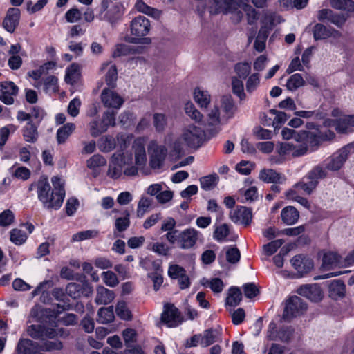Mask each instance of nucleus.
<instances>
[{
  "instance_id": "nucleus-1",
  "label": "nucleus",
  "mask_w": 354,
  "mask_h": 354,
  "mask_svg": "<svg viewBox=\"0 0 354 354\" xmlns=\"http://www.w3.org/2000/svg\"><path fill=\"white\" fill-rule=\"evenodd\" d=\"M145 140L142 138L136 139L133 143L132 152L134 154V163L132 153L124 152L113 154L109 162L107 175L113 179H119L123 175L135 176L138 169L142 168L147 162Z\"/></svg>"
},
{
  "instance_id": "nucleus-2",
  "label": "nucleus",
  "mask_w": 354,
  "mask_h": 354,
  "mask_svg": "<svg viewBox=\"0 0 354 354\" xmlns=\"http://www.w3.org/2000/svg\"><path fill=\"white\" fill-rule=\"evenodd\" d=\"M51 182L54 187L53 190L48 178L44 176L41 177L37 183L31 184L30 189L34 187L37 189L38 198L45 207L57 209L62 206L65 191L61 178L58 176H53Z\"/></svg>"
},
{
  "instance_id": "nucleus-3",
  "label": "nucleus",
  "mask_w": 354,
  "mask_h": 354,
  "mask_svg": "<svg viewBox=\"0 0 354 354\" xmlns=\"http://www.w3.org/2000/svg\"><path fill=\"white\" fill-rule=\"evenodd\" d=\"M165 238L169 243L183 250L191 249L198 241L203 239L202 233L194 227L167 232Z\"/></svg>"
},
{
  "instance_id": "nucleus-4",
  "label": "nucleus",
  "mask_w": 354,
  "mask_h": 354,
  "mask_svg": "<svg viewBox=\"0 0 354 354\" xmlns=\"http://www.w3.org/2000/svg\"><path fill=\"white\" fill-rule=\"evenodd\" d=\"M171 135L165 137L164 143L160 144L157 140H151L148 145L149 165L153 169H159L163 165L168 153V145H171Z\"/></svg>"
},
{
  "instance_id": "nucleus-5",
  "label": "nucleus",
  "mask_w": 354,
  "mask_h": 354,
  "mask_svg": "<svg viewBox=\"0 0 354 354\" xmlns=\"http://www.w3.org/2000/svg\"><path fill=\"white\" fill-rule=\"evenodd\" d=\"M150 27V21L145 17L139 15L135 17L131 22V37L128 41L136 44L142 39L145 44H149L150 39L142 37L149 32Z\"/></svg>"
},
{
  "instance_id": "nucleus-6",
  "label": "nucleus",
  "mask_w": 354,
  "mask_h": 354,
  "mask_svg": "<svg viewBox=\"0 0 354 354\" xmlns=\"http://www.w3.org/2000/svg\"><path fill=\"white\" fill-rule=\"evenodd\" d=\"M326 176L325 169L321 166H317L312 169L308 175L303 178L298 183L295 185V187L298 190H303L306 194H310L317 185L318 180L324 178Z\"/></svg>"
},
{
  "instance_id": "nucleus-7",
  "label": "nucleus",
  "mask_w": 354,
  "mask_h": 354,
  "mask_svg": "<svg viewBox=\"0 0 354 354\" xmlns=\"http://www.w3.org/2000/svg\"><path fill=\"white\" fill-rule=\"evenodd\" d=\"M205 137V131L194 124L185 127L181 133V139L184 141L185 145L194 149L201 146Z\"/></svg>"
},
{
  "instance_id": "nucleus-8",
  "label": "nucleus",
  "mask_w": 354,
  "mask_h": 354,
  "mask_svg": "<svg viewBox=\"0 0 354 354\" xmlns=\"http://www.w3.org/2000/svg\"><path fill=\"white\" fill-rule=\"evenodd\" d=\"M353 149V146L350 144L336 151L325 160L326 168L333 171L339 170L347 160Z\"/></svg>"
},
{
  "instance_id": "nucleus-9",
  "label": "nucleus",
  "mask_w": 354,
  "mask_h": 354,
  "mask_svg": "<svg viewBox=\"0 0 354 354\" xmlns=\"http://www.w3.org/2000/svg\"><path fill=\"white\" fill-rule=\"evenodd\" d=\"M307 309L306 304L297 296L290 297L286 303L283 318L290 320L302 315Z\"/></svg>"
},
{
  "instance_id": "nucleus-10",
  "label": "nucleus",
  "mask_w": 354,
  "mask_h": 354,
  "mask_svg": "<svg viewBox=\"0 0 354 354\" xmlns=\"http://www.w3.org/2000/svg\"><path fill=\"white\" fill-rule=\"evenodd\" d=\"M248 0H212L210 12L217 14L233 13L243 3H247Z\"/></svg>"
},
{
  "instance_id": "nucleus-11",
  "label": "nucleus",
  "mask_w": 354,
  "mask_h": 354,
  "mask_svg": "<svg viewBox=\"0 0 354 354\" xmlns=\"http://www.w3.org/2000/svg\"><path fill=\"white\" fill-rule=\"evenodd\" d=\"M105 88L102 91L100 98L103 105L109 109L118 111L124 104V99L113 89Z\"/></svg>"
},
{
  "instance_id": "nucleus-12",
  "label": "nucleus",
  "mask_w": 354,
  "mask_h": 354,
  "mask_svg": "<svg viewBox=\"0 0 354 354\" xmlns=\"http://www.w3.org/2000/svg\"><path fill=\"white\" fill-rule=\"evenodd\" d=\"M277 153L281 156L300 157L308 153V147L305 144L282 142L277 148Z\"/></svg>"
},
{
  "instance_id": "nucleus-13",
  "label": "nucleus",
  "mask_w": 354,
  "mask_h": 354,
  "mask_svg": "<svg viewBox=\"0 0 354 354\" xmlns=\"http://www.w3.org/2000/svg\"><path fill=\"white\" fill-rule=\"evenodd\" d=\"M161 320L168 327H176L183 322L180 311L173 304L165 306Z\"/></svg>"
},
{
  "instance_id": "nucleus-14",
  "label": "nucleus",
  "mask_w": 354,
  "mask_h": 354,
  "mask_svg": "<svg viewBox=\"0 0 354 354\" xmlns=\"http://www.w3.org/2000/svg\"><path fill=\"white\" fill-rule=\"evenodd\" d=\"M222 120L224 121L220 116L219 109L214 106L207 115L204 126L207 131L214 135L220 131V125L222 124Z\"/></svg>"
},
{
  "instance_id": "nucleus-15",
  "label": "nucleus",
  "mask_w": 354,
  "mask_h": 354,
  "mask_svg": "<svg viewBox=\"0 0 354 354\" xmlns=\"http://www.w3.org/2000/svg\"><path fill=\"white\" fill-rule=\"evenodd\" d=\"M27 333L32 338L39 339H53L58 335V333L53 328L34 324L28 327Z\"/></svg>"
},
{
  "instance_id": "nucleus-16",
  "label": "nucleus",
  "mask_w": 354,
  "mask_h": 354,
  "mask_svg": "<svg viewBox=\"0 0 354 354\" xmlns=\"http://www.w3.org/2000/svg\"><path fill=\"white\" fill-rule=\"evenodd\" d=\"M301 137L302 138L299 140V143L305 144L308 147V153L315 151L322 142L319 129H317L316 132L301 131Z\"/></svg>"
},
{
  "instance_id": "nucleus-17",
  "label": "nucleus",
  "mask_w": 354,
  "mask_h": 354,
  "mask_svg": "<svg viewBox=\"0 0 354 354\" xmlns=\"http://www.w3.org/2000/svg\"><path fill=\"white\" fill-rule=\"evenodd\" d=\"M230 218L234 223L247 226L252 221V214L250 209L241 206L230 212Z\"/></svg>"
},
{
  "instance_id": "nucleus-18",
  "label": "nucleus",
  "mask_w": 354,
  "mask_h": 354,
  "mask_svg": "<svg viewBox=\"0 0 354 354\" xmlns=\"http://www.w3.org/2000/svg\"><path fill=\"white\" fill-rule=\"evenodd\" d=\"M18 93V87L12 82H4L1 84L0 100L6 104L14 103V97Z\"/></svg>"
},
{
  "instance_id": "nucleus-19",
  "label": "nucleus",
  "mask_w": 354,
  "mask_h": 354,
  "mask_svg": "<svg viewBox=\"0 0 354 354\" xmlns=\"http://www.w3.org/2000/svg\"><path fill=\"white\" fill-rule=\"evenodd\" d=\"M20 19V10L17 8H10L3 21V27L9 32H13L17 27Z\"/></svg>"
},
{
  "instance_id": "nucleus-20",
  "label": "nucleus",
  "mask_w": 354,
  "mask_h": 354,
  "mask_svg": "<svg viewBox=\"0 0 354 354\" xmlns=\"http://www.w3.org/2000/svg\"><path fill=\"white\" fill-rule=\"evenodd\" d=\"M145 48L142 46H130L127 44H117L112 53L114 58L121 56H127L136 54H142L145 52Z\"/></svg>"
},
{
  "instance_id": "nucleus-21",
  "label": "nucleus",
  "mask_w": 354,
  "mask_h": 354,
  "mask_svg": "<svg viewBox=\"0 0 354 354\" xmlns=\"http://www.w3.org/2000/svg\"><path fill=\"white\" fill-rule=\"evenodd\" d=\"M297 293L315 302L320 301L323 296L320 287L316 284L301 286L298 288Z\"/></svg>"
},
{
  "instance_id": "nucleus-22",
  "label": "nucleus",
  "mask_w": 354,
  "mask_h": 354,
  "mask_svg": "<svg viewBox=\"0 0 354 354\" xmlns=\"http://www.w3.org/2000/svg\"><path fill=\"white\" fill-rule=\"evenodd\" d=\"M21 46L19 44H12L8 50L9 58L8 59V66L12 70H18L21 68L23 61L21 57Z\"/></svg>"
},
{
  "instance_id": "nucleus-23",
  "label": "nucleus",
  "mask_w": 354,
  "mask_h": 354,
  "mask_svg": "<svg viewBox=\"0 0 354 354\" xmlns=\"http://www.w3.org/2000/svg\"><path fill=\"white\" fill-rule=\"evenodd\" d=\"M243 12L247 15L248 22L252 24L258 19V13L254 8L248 3H243L241 6L239 7L236 11L232 14L234 15V20L236 22H239L243 17Z\"/></svg>"
},
{
  "instance_id": "nucleus-24",
  "label": "nucleus",
  "mask_w": 354,
  "mask_h": 354,
  "mask_svg": "<svg viewBox=\"0 0 354 354\" xmlns=\"http://www.w3.org/2000/svg\"><path fill=\"white\" fill-rule=\"evenodd\" d=\"M100 71L105 72V82L109 87L115 88L118 79V70L116 66L111 62L102 64Z\"/></svg>"
},
{
  "instance_id": "nucleus-25",
  "label": "nucleus",
  "mask_w": 354,
  "mask_h": 354,
  "mask_svg": "<svg viewBox=\"0 0 354 354\" xmlns=\"http://www.w3.org/2000/svg\"><path fill=\"white\" fill-rule=\"evenodd\" d=\"M322 267L325 270L344 267L343 259L335 252H325L322 257Z\"/></svg>"
},
{
  "instance_id": "nucleus-26",
  "label": "nucleus",
  "mask_w": 354,
  "mask_h": 354,
  "mask_svg": "<svg viewBox=\"0 0 354 354\" xmlns=\"http://www.w3.org/2000/svg\"><path fill=\"white\" fill-rule=\"evenodd\" d=\"M292 267L300 274L308 272L313 268V262L302 255H296L290 261Z\"/></svg>"
},
{
  "instance_id": "nucleus-27",
  "label": "nucleus",
  "mask_w": 354,
  "mask_h": 354,
  "mask_svg": "<svg viewBox=\"0 0 354 354\" xmlns=\"http://www.w3.org/2000/svg\"><path fill=\"white\" fill-rule=\"evenodd\" d=\"M259 178L266 183H283L286 180L284 175L272 169H263L260 171Z\"/></svg>"
},
{
  "instance_id": "nucleus-28",
  "label": "nucleus",
  "mask_w": 354,
  "mask_h": 354,
  "mask_svg": "<svg viewBox=\"0 0 354 354\" xmlns=\"http://www.w3.org/2000/svg\"><path fill=\"white\" fill-rule=\"evenodd\" d=\"M324 125L325 127H334L335 130L339 133H347L351 131L346 115L339 120H326L324 122Z\"/></svg>"
},
{
  "instance_id": "nucleus-29",
  "label": "nucleus",
  "mask_w": 354,
  "mask_h": 354,
  "mask_svg": "<svg viewBox=\"0 0 354 354\" xmlns=\"http://www.w3.org/2000/svg\"><path fill=\"white\" fill-rule=\"evenodd\" d=\"M81 77V68L77 63H73L66 68L65 81L67 84L73 85Z\"/></svg>"
},
{
  "instance_id": "nucleus-30",
  "label": "nucleus",
  "mask_w": 354,
  "mask_h": 354,
  "mask_svg": "<svg viewBox=\"0 0 354 354\" xmlns=\"http://www.w3.org/2000/svg\"><path fill=\"white\" fill-rule=\"evenodd\" d=\"M95 302L97 304H107L111 303L114 299V293L102 286H98L96 288Z\"/></svg>"
},
{
  "instance_id": "nucleus-31",
  "label": "nucleus",
  "mask_w": 354,
  "mask_h": 354,
  "mask_svg": "<svg viewBox=\"0 0 354 354\" xmlns=\"http://www.w3.org/2000/svg\"><path fill=\"white\" fill-rule=\"evenodd\" d=\"M346 286L340 280H333L329 285V295L334 299L344 297Z\"/></svg>"
},
{
  "instance_id": "nucleus-32",
  "label": "nucleus",
  "mask_w": 354,
  "mask_h": 354,
  "mask_svg": "<svg viewBox=\"0 0 354 354\" xmlns=\"http://www.w3.org/2000/svg\"><path fill=\"white\" fill-rule=\"evenodd\" d=\"M134 8L139 12L155 19L159 18L161 15V11L148 6L142 0H136Z\"/></svg>"
},
{
  "instance_id": "nucleus-33",
  "label": "nucleus",
  "mask_w": 354,
  "mask_h": 354,
  "mask_svg": "<svg viewBox=\"0 0 354 354\" xmlns=\"http://www.w3.org/2000/svg\"><path fill=\"white\" fill-rule=\"evenodd\" d=\"M194 99L201 108H207L210 102L211 96L208 91L196 88L194 91Z\"/></svg>"
},
{
  "instance_id": "nucleus-34",
  "label": "nucleus",
  "mask_w": 354,
  "mask_h": 354,
  "mask_svg": "<svg viewBox=\"0 0 354 354\" xmlns=\"http://www.w3.org/2000/svg\"><path fill=\"white\" fill-rule=\"evenodd\" d=\"M75 124L72 122L66 123L57 131V140L59 144H63L75 129Z\"/></svg>"
},
{
  "instance_id": "nucleus-35",
  "label": "nucleus",
  "mask_w": 354,
  "mask_h": 354,
  "mask_svg": "<svg viewBox=\"0 0 354 354\" xmlns=\"http://www.w3.org/2000/svg\"><path fill=\"white\" fill-rule=\"evenodd\" d=\"M281 216L283 223L287 225H293L298 221L299 216L298 211L292 206L283 208Z\"/></svg>"
},
{
  "instance_id": "nucleus-36",
  "label": "nucleus",
  "mask_w": 354,
  "mask_h": 354,
  "mask_svg": "<svg viewBox=\"0 0 354 354\" xmlns=\"http://www.w3.org/2000/svg\"><path fill=\"white\" fill-rule=\"evenodd\" d=\"M242 299V292L239 288L232 286L229 288L227 297L226 298V304L230 306L239 305Z\"/></svg>"
},
{
  "instance_id": "nucleus-37",
  "label": "nucleus",
  "mask_w": 354,
  "mask_h": 354,
  "mask_svg": "<svg viewBox=\"0 0 354 354\" xmlns=\"http://www.w3.org/2000/svg\"><path fill=\"white\" fill-rule=\"evenodd\" d=\"M113 307H102L97 312V322L101 324H107L114 319Z\"/></svg>"
},
{
  "instance_id": "nucleus-38",
  "label": "nucleus",
  "mask_w": 354,
  "mask_h": 354,
  "mask_svg": "<svg viewBox=\"0 0 354 354\" xmlns=\"http://www.w3.org/2000/svg\"><path fill=\"white\" fill-rule=\"evenodd\" d=\"M23 136L26 142H36L38 138L37 127L30 122H27L23 129Z\"/></svg>"
},
{
  "instance_id": "nucleus-39",
  "label": "nucleus",
  "mask_w": 354,
  "mask_h": 354,
  "mask_svg": "<svg viewBox=\"0 0 354 354\" xmlns=\"http://www.w3.org/2000/svg\"><path fill=\"white\" fill-rule=\"evenodd\" d=\"M115 140L111 136H104L99 140L98 147L102 152H110L115 149Z\"/></svg>"
},
{
  "instance_id": "nucleus-40",
  "label": "nucleus",
  "mask_w": 354,
  "mask_h": 354,
  "mask_svg": "<svg viewBox=\"0 0 354 354\" xmlns=\"http://www.w3.org/2000/svg\"><path fill=\"white\" fill-rule=\"evenodd\" d=\"M88 127L91 136L95 138L108 130L106 126L102 123V120H93L88 123Z\"/></svg>"
},
{
  "instance_id": "nucleus-41",
  "label": "nucleus",
  "mask_w": 354,
  "mask_h": 354,
  "mask_svg": "<svg viewBox=\"0 0 354 354\" xmlns=\"http://www.w3.org/2000/svg\"><path fill=\"white\" fill-rule=\"evenodd\" d=\"M230 234V228L227 224L223 223L214 226L213 238L218 242H223Z\"/></svg>"
},
{
  "instance_id": "nucleus-42",
  "label": "nucleus",
  "mask_w": 354,
  "mask_h": 354,
  "mask_svg": "<svg viewBox=\"0 0 354 354\" xmlns=\"http://www.w3.org/2000/svg\"><path fill=\"white\" fill-rule=\"evenodd\" d=\"M222 110L225 113V115L223 117L225 122L232 118L234 113V104L233 101L229 97H223L221 100Z\"/></svg>"
},
{
  "instance_id": "nucleus-43",
  "label": "nucleus",
  "mask_w": 354,
  "mask_h": 354,
  "mask_svg": "<svg viewBox=\"0 0 354 354\" xmlns=\"http://www.w3.org/2000/svg\"><path fill=\"white\" fill-rule=\"evenodd\" d=\"M305 81L299 73L292 75L287 80L286 88L289 91H296L299 87L304 85Z\"/></svg>"
},
{
  "instance_id": "nucleus-44",
  "label": "nucleus",
  "mask_w": 354,
  "mask_h": 354,
  "mask_svg": "<svg viewBox=\"0 0 354 354\" xmlns=\"http://www.w3.org/2000/svg\"><path fill=\"white\" fill-rule=\"evenodd\" d=\"M140 266L146 270H153L154 273L161 272L160 261L159 260H152L149 257L142 259L140 261Z\"/></svg>"
},
{
  "instance_id": "nucleus-45",
  "label": "nucleus",
  "mask_w": 354,
  "mask_h": 354,
  "mask_svg": "<svg viewBox=\"0 0 354 354\" xmlns=\"http://www.w3.org/2000/svg\"><path fill=\"white\" fill-rule=\"evenodd\" d=\"M333 8L346 12H354V1L352 0H330Z\"/></svg>"
},
{
  "instance_id": "nucleus-46",
  "label": "nucleus",
  "mask_w": 354,
  "mask_h": 354,
  "mask_svg": "<svg viewBox=\"0 0 354 354\" xmlns=\"http://www.w3.org/2000/svg\"><path fill=\"white\" fill-rule=\"evenodd\" d=\"M218 177L216 174H211L200 179L201 187L204 190H211L214 189L218 183Z\"/></svg>"
},
{
  "instance_id": "nucleus-47",
  "label": "nucleus",
  "mask_w": 354,
  "mask_h": 354,
  "mask_svg": "<svg viewBox=\"0 0 354 354\" xmlns=\"http://www.w3.org/2000/svg\"><path fill=\"white\" fill-rule=\"evenodd\" d=\"M185 111L186 114L196 122L203 121V115L198 111L192 102H188L185 105Z\"/></svg>"
},
{
  "instance_id": "nucleus-48",
  "label": "nucleus",
  "mask_w": 354,
  "mask_h": 354,
  "mask_svg": "<svg viewBox=\"0 0 354 354\" xmlns=\"http://www.w3.org/2000/svg\"><path fill=\"white\" fill-rule=\"evenodd\" d=\"M153 200L145 196H142L138 204L137 207V216L142 218L145 214L147 212L148 209L151 206Z\"/></svg>"
},
{
  "instance_id": "nucleus-49",
  "label": "nucleus",
  "mask_w": 354,
  "mask_h": 354,
  "mask_svg": "<svg viewBox=\"0 0 354 354\" xmlns=\"http://www.w3.org/2000/svg\"><path fill=\"white\" fill-rule=\"evenodd\" d=\"M124 217H119L115 219V227L116 231L122 232L125 231L130 225V213L128 210H125L123 212Z\"/></svg>"
},
{
  "instance_id": "nucleus-50",
  "label": "nucleus",
  "mask_w": 354,
  "mask_h": 354,
  "mask_svg": "<svg viewBox=\"0 0 354 354\" xmlns=\"http://www.w3.org/2000/svg\"><path fill=\"white\" fill-rule=\"evenodd\" d=\"M44 91L46 93H56L58 91V79L50 75L43 80Z\"/></svg>"
},
{
  "instance_id": "nucleus-51",
  "label": "nucleus",
  "mask_w": 354,
  "mask_h": 354,
  "mask_svg": "<svg viewBox=\"0 0 354 354\" xmlns=\"http://www.w3.org/2000/svg\"><path fill=\"white\" fill-rule=\"evenodd\" d=\"M232 88L234 94L237 95L240 100L245 98V93H244L243 82L237 77H232Z\"/></svg>"
},
{
  "instance_id": "nucleus-52",
  "label": "nucleus",
  "mask_w": 354,
  "mask_h": 354,
  "mask_svg": "<svg viewBox=\"0 0 354 354\" xmlns=\"http://www.w3.org/2000/svg\"><path fill=\"white\" fill-rule=\"evenodd\" d=\"M99 232L96 230H88L79 232L73 235L71 241L73 242L82 241L84 240L97 237Z\"/></svg>"
},
{
  "instance_id": "nucleus-53",
  "label": "nucleus",
  "mask_w": 354,
  "mask_h": 354,
  "mask_svg": "<svg viewBox=\"0 0 354 354\" xmlns=\"http://www.w3.org/2000/svg\"><path fill=\"white\" fill-rule=\"evenodd\" d=\"M330 31L323 24H317L313 28V36L315 40L324 39L330 36Z\"/></svg>"
},
{
  "instance_id": "nucleus-54",
  "label": "nucleus",
  "mask_w": 354,
  "mask_h": 354,
  "mask_svg": "<svg viewBox=\"0 0 354 354\" xmlns=\"http://www.w3.org/2000/svg\"><path fill=\"white\" fill-rule=\"evenodd\" d=\"M234 71L239 78L245 79L251 71V66L248 62H239L234 66Z\"/></svg>"
},
{
  "instance_id": "nucleus-55",
  "label": "nucleus",
  "mask_w": 354,
  "mask_h": 354,
  "mask_svg": "<svg viewBox=\"0 0 354 354\" xmlns=\"http://www.w3.org/2000/svg\"><path fill=\"white\" fill-rule=\"evenodd\" d=\"M106 164V159L100 154L92 156L86 162L87 167L90 169H95Z\"/></svg>"
},
{
  "instance_id": "nucleus-56",
  "label": "nucleus",
  "mask_w": 354,
  "mask_h": 354,
  "mask_svg": "<svg viewBox=\"0 0 354 354\" xmlns=\"http://www.w3.org/2000/svg\"><path fill=\"white\" fill-rule=\"evenodd\" d=\"M260 84V75L254 73L250 75L246 81V91L248 93L254 91Z\"/></svg>"
},
{
  "instance_id": "nucleus-57",
  "label": "nucleus",
  "mask_w": 354,
  "mask_h": 354,
  "mask_svg": "<svg viewBox=\"0 0 354 354\" xmlns=\"http://www.w3.org/2000/svg\"><path fill=\"white\" fill-rule=\"evenodd\" d=\"M240 192L243 195L242 203L252 202L256 201L258 198L257 189L254 186L245 190H240Z\"/></svg>"
},
{
  "instance_id": "nucleus-58",
  "label": "nucleus",
  "mask_w": 354,
  "mask_h": 354,
  "mask_svg": "<svg viewBox=\"0 0 354 354\" xmlns=\"http://www.w3.org/2000/svg\"><path fill=\"white\" fill-rule=\"evenodd\" d=\"M284 243L282 239L272 241L263 245V252L268 256L273 254Z\"/></svg>"
},
{
  "instance_id": "nucleus-59",
  "label": "nucleus",
  "mask_w": 354,
  "mask_h": 354,
  "mask_svg": "<svg viewBox=\"0 0 354 354\" xmlns=\"http://www.w3.org/2000/svg\"><path fill=\"white\" fill-rule=\"evenodd\" d=\"M26 239V234L21 230L13 229L10 232V241L15 245H21Z\"/></svg>"
},
{
  "instance_id": "nucleus-60",
  "label": "nucleus",
  "mask_w": 354,
  "mask_h": 354,
  "mask_svg": "<svg viewBox=\"0 0 354 354\" xmlns=\"http://www.w3.org/2000/svg\"><path fill=\"white\" fill-rule=\"evenodd\" d=\"M117 114V111L113 110H107L106 111L102 117V123L105 126H106V129H108L110 127L115 126V115Z\"/></svg>"
},
{
  "instance_id": "nucleus-61",
  "label": "nucleus",
  "mask_w": 354,
  "mask_h": 354,
  "mask_svg": "<svg viewBox=\"0 0 354 354\" xmlns=\"http://www.w3.org/2000/svg\"><path fill=\"white\" fill-rule=\"evenodd\" d=\"M102 278L104 283L109 287H115L119 283L116 274L112 271L103 272Z\"/></svg>"
},
{
  "instance_id": "nucleus-62",
  "label": "nucleus",
  "mask_w": 354,
  "mask_h": 354,
  "mask_svg": "<svg viewBox=\"0 0 354 354\" xmlns=\"http://www.w3.org/2000/svg\"><path fill=\"white\" fill-rule=\"evenodd\" d=\"M204 285L209 287L214 293L221 292L224 288V283L219 278H213L207 280Z\"/></svg>"
},
{
  "instance_id": "nucleus-63",
  "label": "nucleus",
  "mask_w": 354,
  "mask_h": 354,
  "mask_svg": "<svg viewBox=\"0 0 354 354\" xmlns=\"http://www.w3.org/2000/svg\"><path fill=\"white\" fill-rule=\"evenodd\" d=\"M267 37L268 35L261 29L254 43V48L257 52L261 53L265 50Z\"/></svg>"
},
{
  "instance_id": "nucleus-64",
  "label": "nucleus",
  "mask_w": 354,
  "mask_h": 354,
  "mask_svg": "<svg viewBox=\"0 0 354 354\" xmlns=\"http://www.w3.org/2000/svg\"><path fill=\"white\" fill-rule=\"evenodd\" d=\"M116 314L122 319H131V312L128 309L127 304L124 301H119L115 308Z\"/></svg>"
}]
</instances>
